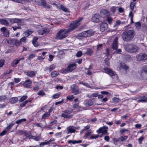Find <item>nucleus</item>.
<instances>
[{"instance_id": "obj_1", "label": "nucleus", "mask_w": 147, "mask_h": 147, "mask_svg": "<svg viewBox=\"0 0 147 147\" xmlns=\"http://www.w3.org/2000/svg\"><path fill=\"white\" fill-rule=\"evenodd\" d=\"M135 32L133 30H126L122 34V39L124 41H131L134 38Z\"/></svg>"}, {"instance_id": "obj_2", "label": "nucleus", "mask_w": 147, "mask_h": 147, "mask_svg": "<svg viewBox=\"0 0 147 147\" xmlns=\"http://www.w3.org/2000/svg\"><path fill=\"white\" fill-rule=\"evenodd\" d=\"M73 30L70 27L67 30H61L57 33L56 35V39L58 40H61L65 38L68 35V33Z\"/></svg>"}, {"instance_id": "obj_3", "label": "nucleus", "mask_w": 147, "mask_h": 147, "mask_svg": "<svg viewBox=\"0 0 147 147\" xmlns=\"http://www.w3.org/2000/svg\"><path fill=\"white\" fill-rule=\"evenodd\" d=\"M125 50L130 53H135L138 52L139 50V47L134 44H128L125 47Z\"/></svg>"}, {"instance_id": "obj_4", "label": "nucleus", "mask_w": 147, "mask_h": 147, "mask_svg": "<svg viewBox=\"0 0 147 147\" xmlns=\"http://www.w3.org/2000/svg\"><path fill=\"white\" fill-rule=\"evenodd\" d=\"M76 68V63L69 64L67 68L62 70L61 73L66 74L72 72Z\"/></svg>"}, {"instance_id": "obj_5", "label": "nucleus", "mask_w": 147, "mask_h": 147, "mask_svg": "<svg viewBox=\"0 0 147 147\" xmlns=\"http://www.w3.org/2000/svg\"><path fill=\"white\" fill-rule=\"evenodd\" d=\"M94 34V32L93 30H90L82 32L78 34V36L84 38H89L92 36Z\"/></svg>"}, {"instance_id": "obj_6", "label": "nucleus", "mask_w": 147, "mask_h": 147, "mask_svg": "<svg viewBox=\"0 0 147 147\" xmlns=\"http://www.w3.org/2000/svg\"><path fill=\"white\" fill-rule=\"evenodd\" d=\"M83 19V17L79 18L77 20L71 22L70 25V27H71L73 30L75 29L80 25V22Z\"/></svg>"}, {"instance_id": "obj_7", "label": "nucleus", "mask_w": 147, "mask_h": 147, "mask_svg": "<svg viewBox=\"0 0 147 147\" xmlns=\"http://www.w3.org/2000/svg\"><path fill=\"white\" fill-rule=\"evenodd\" d=\"M140 76L144 79L147 80V66L142 67Z\"/></svg>"}, {"instance_id": "obj_8", "label": "nucleus", "mask_w": 147, "mask_h": 147, "mask_svg": "<svg viewBox=\"0 0 147 147\" xmlns=\"http://www.w3.org/2000/svg\"><path fill=\"white\" fill-rule=\"evenodd\" d=\"M49 32V30L46 28H42L38 31L39 34L40 35L46 34L48 33Z\"/></svg>"}, {"instance_id": "obj_9", "label": "nucleus", "mask_w": 147, "mask_h": 147, "mask_svg": "<svg viewBox=\"0 0 147 147\" xmlns=\"http://www.w3.org/2000/svg\"><path fill=\"white\" fill-rule=\"evenodd\" d=\"M71 88L72 92L75 95H77L79 93L78 87L76 85L74 84L72 85Z\"/></svg>"}, {"instance_id": "obj_10", "label": "nucleus", "mask_w": 147, "mask_h": 147, "mask_svg": "<svg viewBox=\"0 0 147 147\" xmlns=\"http://www.w3.org/2000/svg\"><path fill=\"white\" fill-rule=\"evenodd\" d=\"M22 20L16 18H14L13 19H10L9 20L10 22L11 23H16L19 24H18L22 25L23 24V22L22 21Z\"/></svg>"}, {"instance_id": "obj_11", "label": "nucleus", "mask_w": 147, "mask_h": 147, "mask_svg": "<svg viewBox=\"0 0 147 147\" xmlns=\"http://www.w3.org/2000/svg\"><path fill=\"white\" fill-rule=\"evenodd\" d=\"M100 16L99 14H95L92 18L91 21L93 22L98 23L100 21Z\"/></svg>"}, {"instance_id": "obj_12", "label": "nucleus", "mask_w": 147, "mask_h": 147, "mask_svg": "<svg viewBox=\"0 0 147 147\" xmlns=\"http://www.w3.org/2000/svg\"><path fill=\"white\" fill-rule=\"evenodd\" d=\"M1 31L3 32L4 35L6 37H8L9 32V30L5 27H3L1 29Z\"/></svg>"}, {"instance_id": "obj_13", "label": "nucleus", "mask_w": 147, "mask_h": 147, "mask_svg": "<svg viewBox=\"0 0 147 147\" xmlns=\"http://www.w3.org/2000/svg\"><path fill=\"white\" fill-rule=\"evenodd\" d=\"M137 59L139 61L144 60L147 59V55L144 54H140L138 56Z\"/></svg>"}, {"instance_id": "obj_14", "label": "nucleus", "mask_w": 147, "mask_h": 147, "mask_svg": "<svg viewBox=\"0 0 147 147\" xmlns=\"http://www.w3.org/2000/svg\"><path fill=\"white\" fill-rule=\"evenodd\" d=\"M108 28V24L106 23H102L100 26V30L101 31H104Z\"/></svg>"}, {"instance_id": "obj_15", "label": "nucleus", "mask_w": 147, "mask_h": 147, "mask_svg": "<svg viewBox=\"0 0 147 147\" xmlns=\"http://www.w3.org/2000/svg\"><path fill=\"white\" fill-rule=\"evenodd\" d=\"M104 70L105 71L106 73L108 74L111 76H113L115 75V73L111 69H110L108 68L105 67Z\"/></svg>"}, {"instance_id": "obj_16", "label": "nucleus", "mask_w": 147, "mask_h": 147, "mask_svg": "<svg viewBox=\"0 0 147 147\" xmlns=\"http://www.w3.org/2000/svg\"><path fill=\"white\" fill-rule=\"evenodd\" d=\"M118 39V38L117 37H116L114 40L112 45V48L114 49H116L117 48Z\"/></svg>"}, {"instance_id": "obj_17", "label": "nucleus", "mask_w": 147, "mask_h": 147, "mask_svg": "<svg viewBox=\"0 0 147 147\" xmlns=\"http://www.w3.org/2000/svg\"><path fill=\"white\" fill-rule=\"evenodd\" d=\"M76 129V127L73 126H71L68 127L67 128V130L68 131L67 134L74 133Z\"/></svg>"}, {"instance_id": "obj_18", "label": "nucleus", "mask_w": 147, "mask_h": 147, "mask_svg": "<svg viewBox=\"0 0 147 147\" xmlns=\"http://www.w3.org/2000/svg\"><path fill=\"white\" fill-rule=\"evenodd\" d=\"M18 101V99L17 97H12L9 99V102L12 104H13Z\"/></svg>"}, {"instance_id": "obj_19", "label": "nucleus", "mask_w": 147, "mask_h": 147, "mask_svg": "<svg viewBox=\"0 0 147 147\" xmlns=\"http://www.w3.org/2000/svg\"><path fill=\"white\" fill-rule=\"evenodd\" d=\"M35 3L39 5L42 6L44 7L46 6V2L45 1H35Z\"/></svg>"}, {"instance_id": "obj_20", "label": "nucleus", "mask_w": 147, "mask_h": 147, "mask_svg": "<svg viewBox=\"0 0 147 147\" xmlns=\"http://www.w3.org/2000/svg\"><path fill=\"white\" fill-rule=\"evenodd\" d=\"M32 82L30 80H28L26 81L23 84V85L25 87L29 88L31 86Z\"/></svg>"}, {"instance_id": "obj_21", "label": "nucleus", "mask_w": 147, "mask_h": 147, "mask_svg": "<svg viewBox=\"0 0 147 147\" xmlns=\"http://www.w3.org/2000/svg\"><path fill=\"white\" fill-rule=\"evenodd\" d=\"M5 40L6 41L7 43L10 45L11 46H13L14 45V39H7Z\"/></svg>"}, {"instance_id": "obj_22", "label": "nucleus", "mask_w": 147, "mask_h": 147, "mask_svg": "<svg viewBox=\"0 0 147 147\" xmlns=\"http://www.w3.org/2000/svg\"><path fill=\"white\" fill-rule=\"evenodd\" d=\"M26 74L28 76L32 77L35 76V72L33 71H30L26 72Z\"/></svg>"}, {"instance_id": "obj_23", "label": "nucleus", "mask_w": 147, "mask_h": 147, "mask_svg": "<svg viewBox=\"0 0 147 147\" xmlns=\"http://www.w3.org/2000/svg\"><path fill=\"white\" fill-rule=\"evenodd\" d=\"M92 132L91 129H89L85 133L84 136H83V138L86 139L90 135Z\"/></svg>"}, {"instance_id": "obj_24", "label": "nucleus", "mask_w": 147, "mask_h": 147, "mask_svg": "<svg viewBox=\"0 0 147 147\" xmlns=\"http://www.w3.org/2000/svg\"><path fill=\"white\" fill-rule=\"evenodd\" d=\"M140 98L141 99H139L138 100V102H145L147 101V96L146 97L145 96H143L141 97Z\"/></svg>"}, {"instance_id": "obj_25", "label": "nucleus", "mask_w": 147, "mask_h": 147, "mask_svg": "<svg viewBox=\"0 0 147 147\" xmlns=\"http://www.w3.org/2000/svg\"><path fill=\"white\" fill-rule=\"evenodd\" d=\"M0 23L6 26H8L9 24L7 21L5 19H0Z\"/></svg>"}, {"instance_id": "obj_26", "label": "nucleus", "mask_w": 147, "mask_h": 147, "mask_svg": "<svg viewBox=\"0 0 147 147\" xmlns=\"http://www.w3.org/2000/svg\"><path fill=\"white\" fill-rule=\"evenodd\" d=\"M59 74L57 71H54L51 72V76L52 78H54L57 76Z\"/></svg>"}, {"instance_id": "obj_27", "label": "nucleus", "mask_w": 147, "mask_h": 147, "mask_svg": "<svg viewBox=\"0 0 147 147\" xmlns=\"http://www.w3.org/2000/svg\"><path fill=\"white\" fill-rule=\"evenodd\" d=\"M19 62V60H18V59L17 60L16 59L14 60L11 63V66L13 67H16V65H17Z\"/></svg>"}, {"instance_id": "obj_28", "label": "nucleus", "mask_w": 147, "mask_h": 147, "mask_svg": "<svg viewBox=\"0 0 147 147\" xmlns=\"http://www.w3.org/2000/svg\"><path fill=\"white\" fill-rule=\"evenodd\" d=\"M127 138V136H121L118 139L117 141H125Z\"/></svg>"}, {"instance_id": "obj_29", "label": "nucleus", "mask_w": 147, "mask_h": 147, "mask_svg": "<svg viewBox=\"0 0 147 147\" xmlns=\"http://www.w3.org/2000/svg\"><path fill=\"white\" fill-rule=\"evenodd\" d=\"M14 125V123H9L8 126L5 128L6 131H7V132L9 131L11 129V127Z\"/></svg>"}, {"instance_id": "obj_30", "label": "nucleus", "mask_w": 147, "mask_h": 147, "mask_svg": "<svg viewBox=\"0 0 147 147\" xmlns=\"http://www.w3.org/2000/svg\"><path fill=\"white\" fill-rule=\"evenodd\" d=\"M60 8L62 9V10L65 12H68L69 11V9L63 6V5H60Z\"/></svg>"}, {"instance_id": "obj_31", "label": "nucleus", "mask_w": 147, "mask_h": 147, "mask_svg": "<svg viewBox=\"0 0 147 147\" xmlns=\"http://www.w3.org/2000/svg\"><path fill=\"white\" fill-rule=\"evenodd\" d=\"M135 25L136 29L139 30L140 28L141 24L140 22H136L135 23Z\"/></svg>"}, {"instance_id": "obj_32", "label": "nucleus", "mask_w": 147, "mask_h": 147, "mask_svg": "<svg viewBox=\"0 0 147 147\" xmlns=\"http://www.w3.org/2000/svg\"><path fill=\"white\" fill-rule=\"evenodd\" d=\"M93 104V101L92 100H90L87 102H86L85 103V104L87 106H90L92 105Z\"/></svg>"}, {"instance_id": "obj_33", "label": "nucleus", "mask_w": 147, "mask_h": 147, "mask_svg": "<svg viewBox=\"0 0 147 147\" xmlns=\"http://www.w3.org/2000/svg\"><path fill=\"white\" fill-rule=\"evenodd\" d=\"M14 45L16 46H19L21 44V43L20 41L16 39H14Z\"/></svg>"}, {"instance_id": "obj_34", "label": "nucleus", "mask_w": 147, "mask_h": 147, "mask_svg": "<svg viewBox=\"0 0 147 147\" xmlns=\"http://www.w3.org/2000/svg\"><path fill=\"white\" fill-rule=\"evenodd\" d=\"M121 100L118 98L114 97L112 98V102H118L120 101Z\"/></svg>"}, {"instance_id": "obj_35", "label": "nucleus", "mask_w": 147, "mask_h": 147, "mask_svg": "<svg viewBox=\"0 0 147 147\" xmlns=\"http://www.w3.org/2000/svg\"><path fill=\"white\" fill-rule=\"evenodd\" d=\"M121 67L124 69L125 70H127L129 68V67L125 65L124 63H121Z\"/></svg>"}, {"instance_id": "obj_36", "label": "nucleus", "mask_w": 147, "mask_h": 147, "mask_svg": "<svg viewBox=\"0 0 147 147\" xmlns=\"http://www.w3.org/2000/svg\"><path fill=\"white\" fill-rule=\"evenodd\" d=\"M103 44H98L97 45L96 52H97L99 50L102 49L103 45Z\"/></svg>"}, {"instance_id": "obj_37", "label": "nucleus", "mask_w": 147, "mask_h": 147, "mask_svg": "<svg viewBox=\"0 0 147 147\" xmlns=\"http://www.w3.org/2000/svg\"><path fill=\"white\" fill-rule=\"evenodd\" d=\"M32 33V32L30 30H28L26 31L24 33L25 35L26 36V37L28 36L29 35L31 34Z\"/></svg>"}, {"instance_id": "obj_38", "label": "nucleus", "mask_w": 147, "mask_h": 147, "mask_svg": "<svg viewBox=\"0 0 147 147\" xmlns=\"http://www.w3.org/2000/svg\"><path fill=\"white\" fill-rule=\"evenodd\" d=\"M28 100H26L24 102L21 104L20 106V108H22L25 106V105L28 102Z\"/></svg>"}, {"instance_id": "obj_39", "label": "nucleus", "mask_w": 147, "mask_h": 147, "mask_svg": "<svg viewBox=\"0 0 147 147\" xmlns=\"http://www.w3.org/2000/svg\"><path fill=\"white\" fill-rule=\"evenodd\" d=\"M108 127H106L105 126H104L103 127H101L98 130H97L96 131L98 133H101V131L102 129H107Z\"/></svg>"}, {"instance_id": "obj_40", "label": "nucleus", "mask_w": 147, "mask_h": 147, "mask_svg": "<svg viewBox=\"0 0 147 147\" xmlns=\"http://www.w3.org/2000/svg\"><path fill=\"white\" fill-rule=\"evenodd\" d=\"M93 51L91 49H88L86 52V53L88 55H91L93 53Z\"/></svg>"}, {"instance_id": "obj_41", "label": "nucleus", "mask_w": 147, "mask_h": 147, "mask_svg": "<svg viewBox=\"0 0 147 147\" xmlns=\"http://www.w3.org/2000/svg\"><path fill=\"white\" fill-rule=\"evenodd\" d=\"M27 98V96H24L20 98L19 101V102H23L24 100H26Z\"/></svg>"}, {"instance_id": "obj_42", "label": "nucleus", "mask_w": 147, "mask_h": 147, "mask_svg": "<svg viewBox=\"0 0 147 147\" xmlns=\"http://www.w3.org/2000/svg\"><path fill=\"white\" fill-rule=\"evenodd\" d=\"M55 67V65L54 64L51 65L49 67V70L50 72H51L52 70L54 69Z\"/></svg>"}, {"instance_id": "obj_43", "label": "nucleus", "mask_w": 147, "mask_h": 147, "mask_svg": "<svg viewBox=\"0 0 147 147\" xmlns=\"http://www.w3.org/2000/svg\"><path fill=\"white\" fill-rule=\"evenodd\" d=\"M26 121V119H20L17 121L16 123L17 124L20 123L22 122L25 121Z\"/></svg>"}, {"instance_id": "obj_44", "label": "nucleus", "mask_w": 147, "mask_h": 147, "mask_svg": "<svg viewBox=\"0 0 147 147\" xmlns=\"http://www.w3.org/2000/svg\"><path fill=\"white\" fill-rule=\"evenodd\" d=\"M72 109H69L65 110L64 112L67 114H70L72 112Z\"/></svg>"}, {"instance_id": "obj_45", "label": "nucleus", "mask_w": 147, "mask_h": 147, "mask_svg": "<svg viewBox=\"0 0 147 147\" xmlns=\"http://www.w3.org/2000/svg\"><path fill=\"white\" fill-rule=\"evenodd\" d=\"M7 98V97L5 95L1 96H0V101H4Z\"/></svg>"}, {"instance_id": "obj_46", "label": "nucleus", "mask_w": 147, "mask_h": 147, "mask_svg": "<svg viewBox=\"0 0 147 147\" xmlns=\"http://www.w3.org/2000/svg\"><path fill=\"white\" fill-rule=\"evenodd\" d=\"M50 115V114L48 112H47L44 114L42 116V119H44L46 117L49 116Z\"/></svg>"}, {"instance_id": "obj_47", "label": "nucleus", "mask_w": 147, "mask_h": 147, "mask_svg": "<svg viewBox=\"0 0 147 147\" xmlns=\"http://www.w3.org/2000/svg\"><path fill=\"white\" fill-rule=\"evenodd\" d=\"M67 99L71 101L74 98V97L73 95H71L67 96Z\"/></svg>"}, {"instance_id": "obj_48", "label": "nucleus", "mask_w": 147, "mask_h": 147, "mask_svg": "<svg viewBox=\"0 0 147 147\" xmlns=\"http://www.w3.org/2000/svg\"><path fill=\"white\" fill-rule=\"evenodd\" d=\"M41 138V136H34L33 137V139L35 140L38 141Z\"/></svg>"}, {"instance_id": "obj_49", "label": "nucleus", "mask_w": 147, "mask_h": 147, "mask_svg": "<svg viewBox=\"0 0 147 147\" xmlns=\"http://www.w3.org/2000/svg\"><path fill=\"white\" fill-rule=\"evenodd\" d=\"M107 20L109 24H111L112 22V20H113V19L110 17H108L107 19Z\"/></svg>"}, {"instance_id": "obj_50", "label": "nucleus", "mask_w": 147, "mask_h": 147, "mask_svg": "<svg viewBox=\"0 0 147 147\" xmlns=\"http://www.w3.org/2000/svg\"><path fill=\"white\" fill-rule=\"evenodd\" d=\"M82 55V52L81 51H78L76 53V55L78 57H80Z\"/></svg>"}, {"instance_id": "obj_51", "label": "nucleus", "mask_w": 147, "mask_h": 147, "mask_svg": "<svg viewBox=\"0 0 147 147\" xmlns=\"http://www.w3.org/2000/svg\"><path fill=\"white\" fill-rule=\"evenodd\" d=\"M37 94L40 96H43L45 94V93L43 90H41L37 93Z\"/></svg>"}, {"instance_id": "obj_52", "label": "nucleus", "mask_w": 147, "mask_h": 147, "mask_svg": "<svg viewBox=\"0 0 147 147\" xmlns=\"http://www.w3.org/2000/svg\"><path fill=\"white\" fill-rule=\"evenodd\" d=\"M5 61L3 59L0 60V67H1L3 66L4 64Z\"/></svg>"}, {"instance_id": "obj_53", "label": "nucleus", "mask_w": 147, "mask_h": 147, "mask_svg": "<svg viewBox=\"0 0 147 147\" xmlns=\"http://www.w3.org/2000/svg\"><path fill=\"white\" fill-rule=\"evenodd\" d=\"M121 24V21L120 20H118L116 21L115 24L113 26L114 27H115Z\"/></svg>"}, {"instance_id": "obj_54", "label": "nucleus", "mask_w": 147, "mask_h": 147, "mask_svg": "<svg viewBox=\"0 0 147 147\" xmlns=\"http://www.w3.org/2000/svg\"><path fill=\"white\" fill-rule=\"evenodd\" d=\"M99 136L98 135H91L90 136V139H96Z\"/></svg>"}, {"instance_id": "obj_55", "label": "nucleus", "mask_w": 147, "mask_h": 147, "mask_svg": "<svg viewBox=\"0 0 147 147\" xmlns=\"http://www.w3.org/2000/svg\"><path fill=\"white\" fill-rule=\"evenodd\" d=\"M108 12L105 9H102L100 12L101 13L103 14L104 15L107 13Z\"/></svg>"}, {"instance_id": "obj_56", "label": "nucleus", "mask_w": 147, "mask_h": 147, "mask_svg": "<svg viewBox=\"0 0 147 147\" xmlns=\"http://www.w3.org/2000/svg\"><path fill=\"white\" fill-rule=\"evenodd\" d=\"M135 4L134 2H132L131 3L130 7L132 10H133L135 5Z\"/></svg>"}, {"instance_id": "obj_57", "label": "nucleus", "mask_w": 147, "mask_h": 147, "mask_svg": "<svg viewBox=\"0 0 147 147\" xmlns=\"http://www.w3.org/2000/svg\"><path fill=\"white\" fill-rule=\"evenodd\" d=\"M35 56V55L34 54H30L28 57V59L30 60L34 58Z\"/></svg>"}, {"instance_id": "obj_58", "label": "nucleus", "mask_w": 147, "mask_h": 147, "mask_svg": "<svg viewBox=\"0 0 147 147\" xmlns=\"http://www.w3.org/2000/svg\"><path fill=\"white\" fill-rule=\"evenodd\" d=\"M144 138V137L141 136L138 139V141H139V144H141L142 143V141L143 140Z\"/></svg>"}, {"instance_id": "obj_59", "label": "nucleus", "mask_w": 147, "mask_h": 147, "mask_svg": "<svg viewBox=\"0 0 147 147\" xmlns=\"http://www.w3.org/2000/svg\"><path fill=\"white\" fill-rule=\"evenodd\" d=\"M49 141H47L46 142H42L40 143V146H44L46 144H49Z\"/></svg>"}, {"instance_id": "obj_60", "label": "nucleus", "mask_w": 147, "mask_h": 147, "mask_svg": "<svg viewBox=\"0 0 147 147\" xmlns=\"http://www.w3.org/2000/svg\"><path fill=\"white\" fill-rule=\"evenodd\" d=\"M26 40V38L25 37H23L20 39V41L22 43V42H25Z\"/></svg>"}, {"instance_id": "obj_61", "label": "nucleus", "mask_w": 147, "mask_h": 147, "mask_svg": "<svg viewBox=\"0 0 147 147\" xmlns=\"http://www.w3.org/2000/svg\"><path fill=\"white\" fill-rule=\"evenodd\" d=\"M26 1H13L15 2L20 3L22 4L25 3V2Z\"/></svg>"}, {"instance_id": "obj_62", "label": "nucleus", "mask_w": 147, "mask_h": 147, "mask_svg": "<svg viewBox=\"0 0 147 147\" xmlns=\"http://www.w3.org/2000/svg\"><path fill=\"white\" fill-rule=\"evenodd\" d=\"M7 132V131H6V130H3L0 134V136H2L5 134Z\"/></svg>"}, {"instance_id": "obj_63", "label": "nucleus", "mask_w": 147, "mask_h": 147, "mask_svg": "<svg viewBox=\"0 0 147 147\" xmlns=\"http://www.w3.org/2000/svg\"><path fill=\"white\" fill-rule=\"evenodd\" d=\"M117 7H113L111 9V11L113 13H114L115 12L116 10V9Z\"/></svg>"}, {"instance_id": "obj_64", "label": "nucleus", "mask_w": 147, "mask_h": 147, "mask_svg": "<svg viewBox=\"0 0 147 147\" xmlns=\"http://www.w3.org/2000/svg\"><path fill=\"white\" fill-rule=\"evenodd\" d=\"M25 131L22 130H19L18 131V134L20 135L24 134Z\"/></svg>"}]
</instances>
